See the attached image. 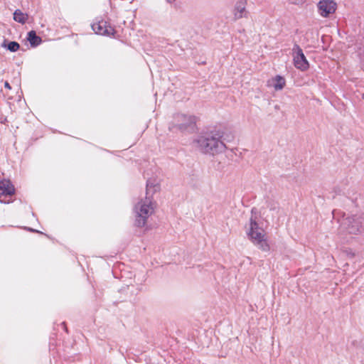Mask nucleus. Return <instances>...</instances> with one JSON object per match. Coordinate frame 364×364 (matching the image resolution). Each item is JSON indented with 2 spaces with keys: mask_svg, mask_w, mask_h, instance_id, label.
I'll return each mask as SVG.
<instances>
[{
  "mask_svg": "<svg viewBox=\"0 0 364 364\" xmlns=\"http://www.w3.org/2000/svg\"><path fill=\"white\" fill-rule=\"evenodd\" d=\"M224 134L218 131L210 132L200 135L194 142L198 149L203 154L215 155L225 151L227 146Z\"/></svg>",
  "mask_w": 364,
  "mask_h": 364,
  "instance_id": "nucleus-2",
  "label": "nucleus"
},
{
  "mask_svg": "<svg viewBox=\"0 0 364 364\" xmlns=\"http://www.w3.org/2000/svg\"><path fill=\"white\" fill-rule=\"evenodd\" d=\"M292 51L294 66L302 71L306 70L309 68V64L301 47L298 44H294Z\"/></svg>",
  "mask_w": 364,
  "mask_h": 364,
  "instance_id": "nucleus-6",
  "label": "nucleus"
},
{
  "mask_svg": "<svg viewBox=\"0 0 364 364\" xmlns=\"http://www.w3.org/2000/svg\"><path fill=\"white\" fill-rule=\"evenodd\" d=\"M291 3L296 5L302 4L306 0H290Z\"/></svg>",
  "mask_w": 364,
  "mask_h": 364,
  "instance_id": "nucleus-14",
  "label": "nucleus"
},
{
  "mask_svg": "<svg viewBox=\"0 0 364 364\" xmlns=\"http://www.w3.org/2000/svg\"><path fill=\"white\" fill-rule=\"evenodd\" d=\"M159 185L156 183L155 180L151 178L147 180L145 198L141 199L134 207V225L136 227L145 226L148 218L153 213L152 197L159 190Z\"/></svg>",
  "mask_w": 364,
  "mask_h": 364,
  "instance_id": "nucleus-1",
  "label": "nucleus"
},
{
  "mask_svg": "<svg viewBox=\"0 0 364 364\" xmlns=\"http://www.w3.org/2000/svg\"><path fill=\"white\" fill-rule=\"evenodd\" d=\"M27 41L32 47H36L42 42V39L37 36L35 31H31L28 33Z\"/></svg>",
  "mask_w": 364,
  "mask_h": 364,
  "instance_id": "nucleus-10",
  "label": "nucleus"
},
{
  "mask_svg": "<svg viewBox=\"0 0 364 364\" xmlns=\"http://www.w3.org/2000/svg\"><path fill=\"white\" fill-rule=\"evenodd\" d=\"M4 87L6 88H8V89H11V88L10 84L7 81L5 82Z\"/></svg>",
  "mask_w": 364,
  "mask_h": 364,
  "instance_id": "nucleus-15",
  "label": "nucleus"
},
{
  "mask_svg": "<svg viewBox=\"0 0 364 364\" xmlns=\"http://www.w3.org/2000/svg\"><path fill=\"white\" fill-rule=\"evenodd\" d=\"M2 46L4 47H6L7 49L11 52H16L20 48L19 43L16 41H10L7 44H6V40L4 41Z\"/></svg>",
  "mask_w": 364,
  "mask_h": 364,
  "instance_id": "nucleus-12",
  "label": "nucleus"
},
{
  "mask_svg": "<svg viewBox=\"0 0 364 364\" xmlns=\"http://www.w3.org/2000/svg\"><path fill=\"white\" fill-rule=\"evenodd\" d=\"M340 230L341 232L353 235L364 232V213L360 215H353L343 218Z\"/></svg>",
  "mask_w": 364,
  "mask_h": 364,
  "instance_id": "nucleus-4",
  "label": "nucleus"
},
{
  "mask_svg": "<svg viewBox=\"0 0 364 364\" xmlns=\"http://www.w3.org/2000/svg\"><path fill=\"white\" fill-rule=\"evenodd\" d=\"M92 28L95 33L102 36H113L115 30L111 24L103 19L97 20L92 24Z\"/></svg>",
  "mask_w": 364,
  "mask_h": 364,
  "instance_id": "nucleus-7",
  "label": "nucleus"
},
{
  "mask_svg": "<svg viewBox=\"0 0 364 364\" xmlns=\"http://www.w3.org/2000/svg\"><path fill=\"white\" fill-rule=\"evenodd\" d=\"M28 19V15L23 14L21 10L16 9L14 13V20L22 24L25 23Z\"/></svg>",
  "mask_w": 364,
  "mask_h": 364,
  "instance_id": "nucleus-11",
  "label": "nucleus"
},
{
  "mask_svg": "<svg viewBox=\"0 0 364 364\" xmlns=\"http://www.w3.org/2000/svg\"><path fill=\"white\" fill-rule=\"evenodd\" d=\"M336 6L334 0H321L318 3L319 14L323 17H327L336 11Z\"/></svg>",
  "mask_w": 364,
  "mask_h": 364,
  "instance_id": "nucleus-8",
  "label": "nucleus"
},
{
  "mask_svg": "<svg viewBox=\"0 0 364 364\" xmlns=\"http://www.w3.org/2000/svg\"><path fill=\"white\" fill-rule=\"evenodd\" d=\"M275 84L274 87L276 90H282L285 85V80L280 75H277L275 77Z\"/></svg>",
  "mask_w": 364,
  "mask_h": 364,
  "instance_id": "nucleus-13",
  "label": "nucleus"
},
{
  "mask_svg": "<svg viewBox=\"0 0 364 364\" xmlns=\"http://www.w3.org/2000/svg\"><path fill=\"white\" fill-rule=\"evenodd\" d=\"M257 209L252 208L251 210L250 228L247 231V235L250 240L261 250L268 252L270 249L269 245L265 239L264 230L259 227L257 223Z\"/></svg>",
  "mask_w": 364,
  "mask_h": 364,
  "instance_id": "nucleus-3",
  "label": "nucleus"
},
{
  "mask_svg": "<svg viewBox=\"0 0 364 364\" xmlns=\"http://www.w3.org/2000/svg\"><path fill=\"white\" fill-rule=\"evenodd\" d=\"M176 127L181 132L193 131L196 125V117L178 114L175 117Z\"/></svg>",
  "mask_w": 364,
  "mask_h": 364,
  "instance_id": "nucleus-5",
  "label": "nucleus"
},
{
  "mask_svg": "<svg viewBox=\"0 0 364 364\" xmlns=\"http://www.w3.org/2000/svg\"><path fill=\"white\" fill-rule=\"evenodd\" d=\"M247 0H238L234 6L232 13L234 15V21H237L242 18H247L248 11L246 10Z\"/></svg>",
  "mask_w": 364,
  "mask_h": 364,
  "instance_id": "nucleus-9",
  "label": "nucleus"
},
{
  "mask_svg": "<svg viewBox=\"0 0 364 364\" xmlns=\"http://www.w3.org/2000/svg\"><path fill=\"white\" fill-rule=\"evenodd\" d=\"M168 3H172L173 1H174L175 0H166Z\"/></svg>",
  "mask_w": 364,
  "mask_h": 364,
  "instance_id": "nucleus-16",
  "label": "nucleus"
}]
</instances>
